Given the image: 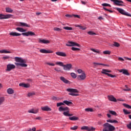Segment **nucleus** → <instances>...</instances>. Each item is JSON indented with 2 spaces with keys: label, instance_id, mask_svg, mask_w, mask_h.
I'll list each match as a JSON object with an SVG mask.
<instances>
[{
  "label": "nucleus",
  "instance_id": "nucleus-1",
  "mask_svg": "<svg viewBox=\"0 0 131 131\" xmlns=\"http://www.w3.org/2000/svg\"><path fill=\"white\" fill-rule=\"evenodd\" d=\"M15 61L16 62H18L19 63L15 62V64L17 66V67H19V66H20L21 67H27V64L23 63H26V61L22 58H20L18 57H16L14 58Z\"/></svg>",
  "mask_w": 131,
  "mask_h": 131
},
{
  "label": "nucleus",
  "instance_id": "nucleus-2",
  "mask_svg": "<svg viewBox=\"0 0 131 131\" xmlns=\"http://www.w3.org/2000/svg\"><path fill=\"white\" fill-rule=\"evenodd\" d=\"M58 110L59 112H62V111H66L63 113V114L64 116H73V114H69V111H70V110H69V108L68 107H63L62 106H60L59 107Z\"/></svg>",
  "mask_w": 131,
  "mask_h": 131
},
{
  "label": "nucleus",
  "instance_id": "nucleus-3",
  "mask_svg": "<svg viewBox=\"0 0 131 131\" xmlns=\"http://www.w3.org/2000/svg\"><path fill=\"white\" fill-rule=\"evenodd\" d=\"M103 126L102 131H114L115 129V127L108 123H104Z\"/></svg>",
  "mask_w": 131,
  "mask_h": 131
},
{
  "label": "nucleus",
  "instance_id": "nucleus-4",
  "mask_svg": "<svg viewBox=\"0 0 131 131\" xmlns=\"http://www.w3.org/2000/svg\"><path fill=\"white\" fill-rule=\"evenodd\" d=\"M115 9L117 10V11H118L119 13H120L122 15H124V16H127L128 17H131L130 14H129L127 12H125V11H124V10L122 8L116 7Z\"/></svg>",
  "mask_w": 131,
  "mask_h": 131
},
{
  "label": "nucleus",
  "instance_id": "nucleus-5",
  "mask_svg": "<svg viewBox=\"0 0 131 131\" xmlns=\"http://www.w3.org/2000/svg\"><path fill=\"white\" fill-rule=\"evenodd\" d=\"M67 92H69L70 93H71L69 94V95H70V96H78V94L73 93H78V91L77 90V89H67Z\"/></svg>",
  "mask_w": 131,
  "mask_h": 131
},
{
  "label": "nucleus",
  "instance_id": "nucleus-6",
  "mask_svg": "<svg viewBox=\"0 0 131 131\" xmlns=\"http://www.w3.org/2000/svg\"><path fill=\"white\" fill-rule=\"evenodd\" d=\"M111 2H114V5H116V6H125V5H123L124 4V2L122 1H119V0H110Z\"/></svg>",
  "mask_w": 131,
  "mask_h": 131
},
{
  "label": "nucleus",
  "instance_id": "nucleus-7",
  "mask_svg": "<svg viewBox=\"0 0 131 131\" xmlns=\"http://www.w3.org/2000/svg\"><path fill=\"white\" fill-rule=\"evenodd\" d=\"M66 46L67 47H78V48H80V45L73 41H69Z\"/></svg>",
  "mask_w": 131,
  "mask_h": 131
},
{
  "label": "nucleus",
  "instance_id": "nucleus-8",
  "mask_svg": "<svg viewBox=\"0 0 131 131\" xmlns=\"http://www.w3.org/2000/svg\"><path fill=\"white\" fill-rule=\"evenodd\" d=\"M16 68V66L13 64L9 63L7 65L6 71H11Z\"/></svg>",
  "mask_w": 131,
  "mask_h": 131
},
{
  "label": "nucleus",
  "instance_id": "nucleus-9",
  "mask_svg": "<svg viewBox=\"0 0 131 131\" xmlns=\"http://www.w3.org/2000/svg\"><path fill=\"white\" fill-rule=\"evenodd\" d=\"M81 129L88 130V131H95L96 130V128H94V127H89L88 126H83L81 127Z\"/></svg>",
  "mask_w": 131,
  "mask_h": 131
},
{
  "label": "nucleus",
  "instance_id": "nucleus-10",
  "mask_svg": "<svg viewBox=\"0 0 131 131\" xmlns=\"http://www.w3.org/2000/svg\"><path fill=\"white\" fill-rule=\"evenodd\" d=\"M21 35L24 36H33L35 35V33L32 31H28L27 32L23 33Z\"/></svg>",
  "mask_w": 131,
  "mask_h": 131
},
{
  "label": "nucleus",
  "instance_id": "nucleus-11",
  "mask_svg": "<svg viewBox=\"0 0 131 131\" xmlns=\"http://www.w3.org/2000/svg\"><path fill=\"white\" fill-rule=\"evenodd\" d=\"M63 70H66L67 71H70L72 68V64L71 63L63 64Z\"/></svg>",
  "mask_w": 131,
  "mask_h": 131
},
{
  "label": "nucleus",
  "instance_id": "nucleus-12",
  "mask_svg": "<svg viewBox=\"0 0 131 131\" xmlns=\"http://www.w3.org/2000/svg\"><path fill=\"white\" fill-rule=\"evenodd\" d=\"M40 53H41L42 54H53L54 52L51 50H47L46 49H40L39 50Z\"/></svg>",
  "mask_w": 131,
  "mask_h": 131
},
{
  "label": "nucleus",
  "instance_id": "nucleus-13",
  "mask_svg": "<svg viewBox=\"0 0 131 131\" xmlns=\"http://www.w3.org/2000/svg\"><path fill=\"white\" fill-rule=\"evenodd\" d=\"M11 16H12L11 14L4 15L0 14V20H3V19H9Z\"/></svg>",
  "mask_w": 131,
  "mask_h": 131
},
{
  "label": "nucleus",
  "instance_id": "nucleus-14",
  "mask_svg": "<svg viewBox=\"0 0 131 131\" xmlns=\"http://www.w3.org/2000/svg\"><path fill=\"white\" fill-rule=\"evenodd\" d=\"M39 110L38 108H33L28 111V113H32L33 114H37L38 113Z\"/></svg>",
  "mask_w": 131,
  "mask_h": 131
},
{
  "label": "nucleus",
  "instance_id": "nucleus-15",
  "mask_svg": "<svg viewBox=\"0 0 131 131\" xmlns=\"http://www.w3.org/2000/svg\"><path fill=\"white\" fill-rule=\"evenodd\" d=\"M86 77L85 73H83L81 75H78L77 78L78 80H84V79L86 78Z\"/></svg>",
  "mask_w": 131,
  "mask_h": 131
},
{
  "label": "nucleus",
  "instance_id": "nucleus-16",
  "mask_svg": "<svg viewBox=\"0 0 131 131\" xmlns=\"http://www.w3.org/2000/svg\"><path fill=\"white\" fill-rule=\"evenodd\" d=\"M38 42L39 43H45L46 45H47V43H50V40H46V39H41L39 38L38 39Z\"/></svg>",
  "mask_w": 131,
  "mask_h": 131
},
{
  "label": "nucleus",
  "instance_id": "nucleus-17",
  "mask_svg": "<svg viewBox=\"0 0 131 131\" xmlns=\"http://www.w3.org/2000/svg\"><path fill=\"white\" fill-rule=\"evenodd\" d=\"M18 26H20V27H30V26L28 25L27 23H18Z\"/></svg>",
  "mask_w": 131,
  "mask_h": 131
},
{
  "label": "nucleus",
  "instance_id": "nucleus-18",
  "mask_svg": "<svg viewBox=\"0 0 131 131\" xmlns=\"http://www.w3.org/2000/svg\"><path fill=\"white\" fill-rule=\"evenodd\" d=\"M9 34L11 36H21V34H20L19 33H17L16 32H11L9 33Z\"/></svg>",
  "mask_w": 131,
  "mask_h": 131
},
{
  "label": "nucleus",
  "instance_id": "nucleus-19",
  "mask_svg": "<svg viewBox=\"0 0 131 131\" xmlns=\"http://www.w3.org/2000/svg\"><path fill=\"white\" fill-rule=\"evenodd\" d=\"M55 54L57 55V56H60L61 57H66V56H67L66 53L62 52H56Z\"/></svg>",
  "mask_w": 131,
  "mask_h": 131
},
{
  "label": "nucleus",
  "instance_id": "nucleus-20",
  "mask_svg": "<svg viewBox=\"0 0 131 131\" xmlns=\"http://www.w3.org/2000/svg\"><path fill=\"white\" fill-rule=\"evenodd\" d=\"M42 111H52V109L49 107L48 106H45L41 108Z\"/></svg>",
  "mask_w": 131,
  "mask_h": 131
},
{
  "label": "nucleus",
  "instance_id": "nucleus-21",
  "mask_svg": "<svg viewBox=\"0 0 131 131\" xmlns=\"http://www.w3.org/2000/svg\"><path fill=\"white\" fill-rule=\"evenodd\" d=\"M119 71L120 73H122L123 74H124L125 75H129V74L127 70L122 69V70H120Z\"/></svg>",
  "mask_w": 131,
  "mask_h": 131
},
{
  "label": "nucleus",
  "instance_id": "nucleus-22",
  "mask_svg": "<svg viewBox=\"0 0 131 131\" xmlns=\"http://www.w3.org/2000/svg\"><path fill=\"white\" fill-rule=\"evenodd\" d=\"M108 98L110 101H112V102H117V100H116V98H115V97H114L112 95L108 96Z\"/></svg>",
  "mask_w": 131,
  "mask_h": 131
},
{
  "label": "nucleus",
  "instance_id": "nucleus-23",
  "mask_svg": "<svg viewBox=\"0 0 131 131\" xmlns=\"http://www.w3.org/2000/svg\"><path fill=\"white\" fill-rule=\"evenodd\" d=\"M19 86H22V88H26V89L30 86L29 84H25L24 83H20L19 84Z\"/></svg>",
  "mask_w": 131,
  "mask_h": 131
},
{
  "label": "nucleus",
  "instance_id": "nucleus-24",
  "mask_svg": "<svg viewBox=\"0 0 131 131\" xmlns=\"http://www.w3.org/2000/svg\"><path fill=\"white\" fill-rule=\"evenodd\" d=\"M60 79L64 83H69V80L66 79L64 77H60Z\"/></svg>",
  "mask_w": 131,
  "mask_h": 131
},
{
  "label": "nucleus",
  "instance_id": "nucleus-25",
  "mask_svg": "<svg viewBox=\"0 0 131 131\" xmlns=\"http://www.w3.org/2000/svg\"><path fill=\"white\" fill-rule=\"evenodd\" d=\"M7 92L9 95H13V94H14V90H13L12 88L8 89Z\"/></svg>",
  "mask_w": 131,
  "mask_h": 131
},
{
  "label": "nucleus",
  "instance_id": "nucleus-26",
  "mask_svg": "<svg viewBox=\"0 0 131 131\" xmlns=\"http://www.w3.org/2000/svg\"><path fill=\"white\" fill-rule=\"evenodd\" d=\"M1 54H11L12 53L11 51H7L6 50H0Z\"/></svg>",
  "mask_w": 131,
  "mask_h": 131
},
{
  "label": "nucleus",
  "instance_id": "nucleus-27",
  "mask_svg": "<svg viewBox=\"0 0 131 131\" xmlns=\"http://www.w3.org/2000/svg\"><path fill=\"white\" fill-rule=\"evenodd\" d=\"M16 30H17V31H19V32H26V30L22 28L17 27L16 28Z\"/></svg>",
  "mask_w": 131,
  "mask_h": 131
},
{
  "label": "nucleus",
  "instance_id": "nucleus-28",
  "mask_svg": "<svg viewBox=\"0 0 131 131\" xmlns=\"http://www.w3.org/2000/svg\"><path fill=\"white\" fill-rule=\"evenodd\" d=\"M106 121L110 123H118V121L116 120H107Z\"/></svg>",
  "mask_w": 131,
  "mask_h": 131
},
{
  "label": "nucleus",
  "instance_id": "nucleus-29",
  "mask_svg": "<svg viewBox=\"0 0 131 131\" xmlns=\"http://www.w3.org/2000/svg\"><path fill=\"white\" fill-rule=\"evenodd\" d=\"M101 73L102 74H105V75H107V76H108L109 75V73H108V72H107V69H102V71H101Z\"/></svg>",
  "mask_w": 131,
  "mask_h": 131
},
{
  "label": "nucleus",
  "instance_id": "nucleus-30",
  "mask_svg": "<svg viewBox=\"0 0 131 131\" xmlns=\"http://www.w3.org/2000/svg\"><path fill=\"white\" fill-rule=\"evenodd\" d=\"M63 104H66L68 106H70V105H72V102L71 101H68L67 100L63 101Z\"/></svg>",
  "mask_w": 131,
  "mask_h": 131
},
{
  "label": "nucleus",
  "instance_id": "nucleus-31",
  "mask_svg": "<svg viewBox=\"0 0 131 131\" xmlns=\"http://www.w3.org/2000/svg\"><path fill=\"white\" fill-rule=\"evenodd\" d=\"M70 120H78L79 118L77 117L73 116L69 117Z\"/></svg>",
  "mask_w": 131,
  "mask_h": 131
},
{
  "label": "nucleus",
  "instance_id": "nucleus-32",
  "mask_svg": "<svg viewBox=\"0 0 131 131\" xmlns=\"http://www.w3.org/2000/svg\"><path fill=\"white\" fill-rule=\"evenodd\" d=\"M4 102H5V97H0V106L4 104Z\"/></svg>",
  "mask_w": 131,
  "mask_h": 131
},
{
  "label": "nucleus",
  "instance_id": "nucleus-33",
  "mask_svg": "<svg viewBox=\"0 0 131 131\" xmlns=\"http://www.w3.org/2000/svg\"><path fill=\"white\" fill-rule=\"evenodd\" d=\"M6 11L7 13H13V10L11 8H6Z\"/></svg>",
  "mask_w": 131,
  "mask_h": 131
},
{
  "label": "nucleus",
  "instance_id": "nucleus-34",
  "mask_svg": "<svg viewBox=\"0 0 131 131\" xmlns=\"http://www.w3.org/2000/svg\"><path fill=\"white\" fill-rule=\"evenodd\" d=\"M56 64L58 65L59 66H61L62 67H64V63L61 61L56 62Z\"/></svg>",
  "mask_w": 131,
  "mask_h": 131
},
{
  "label": "nucleus",
  "instance_id": "nucleus-35",
  "mask_svg": "<svg viewBox=\"0 0 131 131\" xmlns=\"http://www.w3.org/2000/svg\"><path fill=\"white\" fill-rule=\"evenodd\" d=\"M123 106H124V107L125 108H127V109H131V106L127 104L126 103H123Z\"/></svg>",
  "mask_w": 131,
  "mask_h": 131
},
{
  "label": "nucleus",
  "instance_id": "nucleus-36",
  "mask_svg": "<svg viewBox=\"0 0 131 131\" xmlns=\"http://www.w3.org/2000/svg\"><path fill=\"white\" fill-rule=\"evenodd\" d=\"M93 64H94V67H97V65H101L102 66H106V64H105L97 63V62H93Z\"/></svg>",
  "mask_w": 131,
  "mask_h": 131
},
{
  "label": "nucleus",
  "instance_id": "nucleus-37",
  "mask_svg": "<svg viewBox=\"0 0 131 131\" xmlns=\"http://www.w3.org/2000/svg\"><path fill=\"white\" fill-rule=\"evenodd\" d=\"M108 112H110V114L114 115L115 116H116V115H117V114L115 112V111L109 110Z\"/></svg>",
  "mask_w": 131,
  "mask_h": 131
},
{
  "label": "nucleus",
  "instance_id": "nucleus-38",
  "mask_svg": "<svg viewBox=\"0 0 131 131\" xmlns=\"http://www.w3.org/2000/svg\"><path fill=\"white\" fill-rule=\"evenodd\" d=\"M71 76L72 77V78H74V79L76 78V77H77V75L74 73H71Z\"/></svg>",
  "mask_w": 131,
  "mask_h": 131
},
{
  "label": "nucleus",
  "instance_id": "nucleus-39",
  "mask_svg": "<svg viewBox=\"0 0 131 131\" xmlns=\"http://www.w3.org/2000/svg\"><path fill=\"white\" fill-rule=\"evenodd\" d=\"M85 111H86V112H93L94 110H93V108H88L85 109Z\"/></svg>",
  "mask_w": 131,
  "mask_h": 131
},
{
  "label": "nucleus",
  "instance_id": "nucleus-40",
  "mask_svg": "<svg viewBox=\"0 0 131 131\" xmlns=\"http://www.w3.org/2000/svg\"><path fill=\"white\" fill-rule=\"evenodd\" d=\"M63 28L66 30H72L73 29L72 27H64Z\"/></svg>",
  "mask_w": 131,
  "mask_h": 131
},
{
  "label": "nucleus",
  "instance_id": "nucleus-41",
  "mask_svg": "<svg viewBox=\"0 0 131 131\" xmlns=\"http://www.w3.org/2000/svg\"><path fill=\"white\" fill-rule=\"evenodd\" d=\"M101 6H103V7H111V5L109 4H107V3H103L102 4H101Z\"/></svg>",
  "mask_w": 131,
  "mask_h": 131
},
{
  "label": "nucleus",
  "instance_id": "nucleus-42",
  "mask_svg": "<svg viewBox=\"0 0 131 131\" xmlns=\"http://www.w3.org/2000/svg\"><path fill=\"white\" fill-rule=\"evenodd\" d=\"M103 53L104 55H110L111 54V52L110 51H104Z\"/></svg>",
  "mask_w": 131,
  "mask_h": 131
},
{
  "label": "nucleus",
  "instance_id": "nucleus-43",
  "mask_svg": "<svg viewBox=\"0 0 131 131\" xmlns=\"http://www.w3.org/2000/svg\"><path fill=\"white\" fill-rule=\"evenodd\" d=\"M88 34H89V35H96V33L93 31H89L88 32Z\"/></svg>",
  "mask_w": 131,
  "mask_h": 131
},
{
  "label": "nucleus",
  "instance_id": "nucleus-44",
  "mask_svg": "<svg viewBox=\"0 0 131 131\" xmlns=\"http://www.w3.org/2000/svg\"><path fill=\"white\" fill-rule=\"evenodd\" d=\"M54 70H55V71L57 72H62V71L60 68H56L54 69Z\"/></svg>",
  "mask_w": 131,
  "mask_h": 131
},
{
  "label": "nucleus",
  "instance_id": "nucleus-45",
  "mask_svg": "<svg viewBox=\"0 0 131 131\" xmlns=\"http://www.w3.org/2000/svg\"><path fill=\"white\" fill-rule=\"evenodd\" d=\"M123 111L124 114H125V115L130 114V112L127 111V110H126L125 109H123Z\"/></svg>",
  "mask_w": 131,
  "mask_h": 131
},
{
  "label": "nucleus",
  "instance_id": "nucleus-46",
  "mask_svg": "<svg viewBox=\"0 0 131 131\" xmlns=\"http://www.w3.org/2000/svg\"><path fill=\"white\" fill-rule=\"evenodd\" d=\"M70 128L72 130H76V129H77V128H78V126H74V127H71Z\"/></svg>",
  "mask_w": 131,
  "mask_h": 131
},
{
  "label": "nucleus",
  "instance_id": "nucleus-47",
  "mask_svg": "<svg viewBox=\"0 0 131 131\" xmlns=\"http://www.w3.org/2000/svg\"><path fill=\"white\" fill-rule=\"evenodd\" d=\"M113 46H114V47H116L117 48H118L120 45L117 42H115Z\"/></svg>",
  "mask_w": 131,
  "mask_h": 131
},
{
  "label": "nucleus",
  "instance_id": "nucleus-48",
  "mask_svg": "<svg viewBox=\"0 0 131 131\" xmlns=\"http://www.w3.org/2000/svg\"><path fill=\"white\" fill-rule=\"evenodd\" d=\"M71 50H72V51H80V49L77 48H75V47H72L71 48Z\"/></svg>",
  "mask_w": 131,
  "mask_h": 131
},
{
  "label": "nucleus",
  "instance_id": "nucleus-49",
  "mask_svg": "<svg viewBox=\"0 0 131 131\" xmlns=\"http://www.w3.org/2000/svg\"><path fill=\"white\" fill-rule=\"evenodd\" d=\"M63 105H64V102H59L57 103V107H60Z\"/></svg>",
  "mask_w": 131,
  "mask_h": 131
},
{
  "label": "nucleus",
  "instance_id": "nucleus-50",
  "mask_svg": "<svg viewBox=\"0 0 131 131\" xmlns=\"http://www.w3.org/2000/svg\"><path fill=\"white\" fill-rule=\"evenodd\" d=\"M91 51H92V52H94V53H97L98 54H99L100 51L99 50H96L94 49H91Z\"/></svg>",
  "mask_w": 131,
  "mask_h": 131
},
{
  "label": "nucleus",
  "instance_id": "nucleus-51",
  "mask_svg": "<svg viewBox=\"0 0 131 131\" xmlns=\"http://www.w3.org/2000/svg\"><path fill=\"white\" fill-rule=\"evenodd\" d=\"M34 95H35L34 92L29 93L28 94V97H32V96H34Z\"/></svg>",
  "mask_w": 131,
  "mask_h": 131
},
{
  "label": "nucleus",
  "instance_id": "nucleus-52",
  "mask_svg": "<svg viewBox=\"0 0 131 131\" xmlns=\"http://www.w3.org/2000/svg\"><path fill=\"white\" fill-rule=\"evenodd\" d=\"M52 100H53L54 101H59V97H52Z\"/></svg>",
  "mask_w": 131,
  "mask_h": 131
},
{
  "label": "nucleus",
  "instance_id": "nucleus-53",
  "mask_svg": "<svg viewBox=\"0 0 131 131\" xmlns=\"http://www.w3.org/2000/svg\"><path fill=\"white\" fill-rule=\"evenodd\" d=\"M125 86L126 87V89H123V91H124L125 92H126V91H130V89L127 87V85H125Z\"/></svg>",
  "mask_w": 131,
  "mask_h": 131
},
{
  "label": "nucleus",
  "instance_id": "nucleus-54",
  "mask_svg": "<svg viewBox=\"0 0 131 131\" xmlns=\"http://www.w3.org/2000/svg\"><path fill=\"white\" fill-rule=\"evenodd\" d=\"M73 17H74V18H78V19H80V16L78 15L73 14Z\"/></svg>",
  "mask_w": 131,
  "mask_h": 131
},
{
  "label": "nucleus",
  "instance_id": "nucleus-55",
  "mask_svg": "<svg viewBox=\"0 0 131 131\" xmlns=\"http://www.w3.org/2000/svg\"><path fill=\"white\" fill-rule=\"evenodd\" d=\"M54 30H55V31H61V30H62V29H61L59 28H54Z\"/></svg>",
  "mask_w": 131,
  "mask_h": 131
},
{
  "label": "nucleus",
  "instance_id": "nucleus-56",
  "mask_svg": "<svg viewBox=\"0 0 131 131\" xmlns=\"http://www.w3.org/2000/svg\"><path fill=\"white\" fill-rule=\"evenodd\" d=\"M3 59L4 60H7V59H10V56H4L3 57Z\"/></svg>",
  "mask_w": 131,
  "mask_h": 131
},
{
  "label": "nucleus",
  "instance_id": "nucleus-57",
  "mask_svg": "<svg viewBox=\"0 0 131 131\" xmlns=\"http://www.w3.org/2000/svg\"><path fill=\"white\" fill-rule=\"evenodd\" d=\"M80 29H81L82 30H85V29H86V27L80 26Z\"/></svg>",
  "mask_w": 131,
  "mask_h": 131
},
{
  "label": "nucleus",
  "instance_id": "nucleus-58",
  "mask_svg": "<svg viewBox=\"0 0 131 131\" xmlns=\"http://www.w3.org/2000/svg\"><path fill=\"white\" fill-rule=\"evenodd\" d=\"M66 17H67L68 18H72V17H73V14L72 15L66 14Z\"/></svg>",
  "mask_w": 131,
  "mask_h": 131
},
{
  "label": "nucleus",
  "instance_id": "nucleus-59",
  "mask_svg": "<svg viewBox=\"0 0 131 131\" xmlns=\"http://www.w3.org/2000/svg\"><path fill=\"white\" fill-rule=\"evenodd\" d=\"M47 64L49 65V66H55V64L53 63L47 62Z\"/></svg>",
  "mask_w": 131,
  "mask_h": 131
},
{
  "label": "nucleus",
  "instance_id": "nucleus-60",
  "mask_svg": "<svg viewBox=\"0 0 131 131\" xmlns=\"http://www.w3.org/2000/svg\"><path fill=\"white\" fill-rule=\"evenodd\" d=\"M127 127L129 128V129H131V122L127 125Z\"/></svg>",
  "mask_w": 131,
  "mask_h": 131
},
{
  "label": "nucleus",
  "instance_id": "nucleus-61",
  "mask_svg": "<svg viewBox=\"0 0 131 131\" xmlns=\"http://www.w3.org/2000/svg\"><path fill=\"white\" fill-rule=\"evenodd\" d=\"M108 76H110V77H112V78L116 77V76L115 75H112L111 74H108Z\"/></svg>",
  "mask_w": 131,
  "mask_h": 131
},
{
  "label": "nucleus",
  "instance_id": "nucleus-62",
  "mask_svg": "<svg viewBox=\"0 0 131 131\" xmlns=\"http://www.w3.org/2000/svg\"><path fill=\"white\" fill-rule=\"evenodd\" d=\"M77 72L79 73V74H80V73H82V70L81 69H78L77 70Z\"/></svg>",
  "mask_w": 131,
  "mask_h": 131
},
{
  "label": "nucleus",
  "instance_id": "nucleus-63",
  "mask_svg": "<svg viewBox=\"0 0 131 131\" xmlns=\"http://www.w3.org/2000/svg\"><path fill=\"white\" fill-rule=\"evenodd\" d=\"M118 60H119V61H124V59L122 58V57H119Z\"/></svg>",
  "mask_w": 131,
  "mask_h": 131
},
{
  "label": "nucleus",
  "instance_id": "nucleus-64",
  "mask_svg": "<svg viewBox=\"0 0 131 131\" xmlns=\"http://www.w3.org/2000/svg\"><path fill=\"white\" fill-rule=\"evenodd\" d=\"M32 131H36V128L35 127H33L32 129H31Z\"/></svg>",
  "mask_w": 131,
  "mask_h": 131
}]
</instances>
